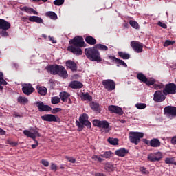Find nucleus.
I'll use <instances>...</instances> for the list:
<instances>
[{
    "label": "nucleus",
    "mask_w": 176,
    "mask_h": 176,
    "mask_svg": "<svg viewBox=\"0 0 176 176\" xmlns=\"http://www.w3.org/2000/svg\"><path fill=\"white\" fill-rule=\"evenodd\" d=\"M69 43L72 45L68 47L67 50H69V52L78 56H81V54H82L83 52H82V49H80V47H83V46H85V41L83 40V37L77 36L73 39L70 40Z\"/></svg>",
    "instance_id": "nucleus-1"
},
{
    "label": "nucleus",
    "mask_w": 176,
    "mask_h": 176,
    "mask_svg": "<svg viewBox=\"0 0 176 176\" xmlns=\"http://www.w3.org/2000/svg\"><path fill=\"white\" fill-rule=\"evenodd\" d=\"M47 71L53 75H59L63 79L68 78V73L63 66H58L57 65H50L47 67Z\"/></svg>",
    "instance_id": "nucleus-2"
},
{
    "label": "nucleus",
    "mask_w": 176,
    "mask_h": 176,
    "mask_svg": "<svg viewBox=\"0 0 176 176\" xmlns=\"http://www.w3.org/2000/svg\"><path fill=\"white\" fill-rule=\"evenodd\" d=\"M85 54L91 61H96L97 63H101L102 58L100 55V52L96 48H88L85 49Z\"/></svg>",
    "instance_id": "nucleus-3"
},
{
    "label": "nucleus",
    "mask_w": 176,
    "mask_h": 176,
    "mask_svg": "<svg viewBox=\"0 0 176 176\" xmlns=\"http://www.w3.org/2000/svg\"><path fill=\"white\" fill-rule=\"evenodd\" d=\"M31 132L28 130H24L23 134L28 137L29 138H32L33 141H34L35 144H32V149H35L38 145H39V142L36 140V137H41V133H39V130L38 129H32Z\"/></svg>",
    "instance_id": "nucleus-4"
},
{
    "label": "nucleus",
    "mask_w": 176,
    "mask_h": 176,
    "mask_svg": "<svg viewBox=\"0 0 176 176\" xmlns=\"http://www.w3.org/2000/svg\"><path fill=\"white\" fill-rule=\"evenodd\" d=\"M141 138H144V133L141 132H129V141L135 145H138Z\"/></svg>",
    "instance_id": "nucleus-5"
},
{
    "label": "nucleus",
    "mask_w": 176,
    "mask_h": 176,
    "mask_svg": "<svg viewBox=\"0 0 176 176\" xmlns=\"http://www.w3.org/2000/svg\"><path fill=\"white\" fill-rule=\"evenodd\" d=\"M93 124L95 127H99L101 130L106 133H109V123L107 121H100L98 120H94L93 121Z\"/></svg>",
    "instance_id": "nucleus-6"
},
{
    "label": "nucleus",
    "mask_w": 176,
    "mask_h": 176,
    "mask_svg": "<svg viewBox=\"0 0 176 176\" xmlns=\"http://www.w3.org/2000/svg\"><path fill=\"white\" fill-rule=\"evenodd\" d=\"M102 85L104 87L106 90L109 91H112V90H115L116 87V85L115 84V81L111 79L104 80L102 81Z\"/></svg>",
    "instance_id": "nucleus-7"
},
{
    "label": "nucleus",
    "mask_w": 176,
    "mask_h": 176,
    "mask_svg": "<svg viewBox=\"0 0 176 176\" xmlns=\"http://www.w3.org/2000/svg\"><path fill=\"white\" fill-rule=\"evenodd\" d=\"M176 85L174 83L167 84L164 88V94L167 96L168 94H175Z\"/></svg>",
    "instance_id": "nucleus-8"
},
{
    "label": "nucleus",
    "mask_w": 176,
    "mask_h": 176,
    "mask_svg": "<svg viewBox=\"0 0 176 176\" xmlns=\"http://www.w3.org/2000/svg\"><path fill=\"white\" fill-rule=\"evenodd\" d=\"M164 113L168 118H175L176 116V107L168 106L164 109Z\"/></svg>",
    "instance_id": "nucleus-9"
},
{
    "label": "nucleus",
    "mask_w": 176,
    "mask_h": 176,
    "mask_svg": "<svg viewBox=\"0 0 176 176\" xmlns=\"http://www.w3.org/2000/svg\"><path fill=\"white\" fill-rule=\"evenodd\" d=\"M41 119L42 120H44V122H56L58 123H60V118L53 114H45L42 116Z\"/></svg>",
    "instance_id": "nucleus-10"
},
{
    "label": "nucleus",
    "mask_w": 176,
    "mask_h": 176,
    "mask_svg": "<svg viewBox=\"0 0 176 176\" xmlns=\"http://www.w3.org/2000/svg\"><path fill=\"white\" fill-rule=\"evenodd\" d=\"M153 100L155 102H162L166 100V95L164 94V90L157 91L154 93Z\"/></svg>",
    "instance_id": "nucleus-11"
},
{
    "label": "nucleus",
    "mask_w": 176,
    "mask_h": 176,
    "mask_svg": "<svg viewBox=\"0 0 176 176\" xmlns=\"http://www.w3.org/2000/svg\"><path fill=\"white\" fill-rule=\"evenodd\" d=\"M131 46L136 53H142L144 50V45L139 41H131Z\"/></svg>",
    "instance_id": "nucleus-12"
},
{
    "label": "nucleus",
    "mask_w": 176,
    "mask_h": 176,
    "mask_svg": "<svg viewBox=\"0 0 176 176\" xmlns=\"http://www.w3.org/2000/svg\"><path fill=\"white\" fill-rule=\"evenodd\" d=\"M163 157L162 152H157L155 153L149 154L147 159L149 162H159Z\"/></svg>",
    "instance_id": "nucleus-13"
},
{
    "label": "nucleus",
    "mask_w": 176,
    "mask_h": 176,
    "mask_svg": "<svg viewBox=\"0 0 176 176\" xmlns=\"http://www.w3.org/2000/svg\"><path fill=\"white\" fill-rule=\"evenodd\" d=\"M22 91L26 96H30V94H32V93H34V91H35V89L32 87V85L31 84H23L22 87Z\"/></svg>",
    "instance_id": "nucleus-14"
},
{
    "label": "nucleus",
    "mask_w": 176,
    "mask_h": 176,
    "mask_svg": "<svg viewBox=\"0 0 176 176\" xmlns=\"http://www.w3.org/2000/svg\"><path fill=\"white\" fill-rule=\"evenodd\" d=\"M79 120L84 126H86L88 129L91 127V123L89 121V116L86 113H83L79 118Z\"/></svg>",
    "instance_id": "nucleus-15"
},
{
    "label": "nucleus",
    "mask_w": 176,
    "mask_h": 176,
    "mask_svg": "<svg viewBox=\"0 0 176 176\" xmlns=\"http://www.w3.org/2000/svg\"><path fill=\"white\" fill-rule=\"evenodd\" d=\"M108 110L111 113H117V115H123V110L122 108L115 106V105H110L108 107Z\"/></svg>",
    "instance_id": "nucleus-16"
},
{
    "label": "nucleus",
    "mask_w": 176,
    "mask_h": 176,
    "mask_svg": "<svg viewBox=\"0 0 176 176\" xmlns=\"http://www.w3.org/2000/svg\"><path fill=\"white\" fill-rule=\"evenodd\" d=\"M36 105L38 109V111L41 112H47L52 109V108L47 105H44L43 102H36Z\"/></svg>",
    "instance_id": "nucleus-17"
},
{
    "label": "nucleus",
    "mask_w": 176,
    "mask_h": 176,
    "mask_svg": "<svg viewBox=\"0 0 176 176\" xmlns=\"http://www.w3.org/2000/svg\"><path fill=\"white\" fill-rule=\"evenodd\" d=\"M11 25L10 23L3 20L0 19V30H3L5 31L9 30L10 28Z\"/></svg>",
    "instance_id": "nucleus-18"
},
{
    "label": "nucleus",
    "mask_w": 176,
    "mask_h": 176,
    "mask_svg": "<svg viewBox=\"0 0 176 176\" xmlns=\"http://www.w3.org/2000/svg\"><path fill=\"white\" fill-rule=\"evenodd\" d=\"M127 153H129V150H126V148H120L115 151V154L120 157H124Z\"/></svg>",
    "instance_id": "nucleus-19"
},
{
    "label": "nucleus",
    "mask_w": 176,
    "mask_h": 176,
    "mask_svg": "<svg viewBox=\"0 0 176 176\" xmlns=\"http://www.w3.org/2000/svg\"><path fill=\"white\" fill-rule=\"evenodd\" d=\"M20 10L22 12H25L26 13H28L29 14H38V12L35 11L34 8L30 7H21Z\"/></svg>",
    "instance_id": "nucleus-20"
},
{
    "label": "nucleus",
    "mask_w": 176,
    "mask_h": 176,
    "mask_svg": "<svg viewBox=\"0 0 176 176\" xmlns=\"http://www.w3.org/2000/svg\"><path fill=\"white\" fill-rule=\"evenodd\" d=\"M66 65L67 68H69L72 71H76L78 69V67L76 66V63L72 60H67L66 62Z\"/></svg>",
    "instance_id": "nucleus-21"
},
{
    "label": "nucleus",
    "mask_w": 176,
    "mask_h": 176,
    "mask_svg": "<svg viewBox=\"0 0 176 176\" xmlns=\"http://www.w3.org/2000/svg\"><path fill=\"white\" fill-rule=\"evenodd\" d=\"M72 89H82L83 87V84L79 81H72L69 84Z\"/></svg>",
    "instance_id": "nucleus-22"
},
{
    "label": "nucleus",
    "mask_w": 176,
    "mask_h": 176,
    "mask_svg": "<svg viewBox=\"0 0 176 176\" xmlns=\"http://www.w3.org/2000/svg\"><path fill=\"white\" fill-rule=\"evenodd\" d=\"M29 20L32 23H38V24H43V19L39 16H31L29 17Z\"/></svg>",
    "instance_id": "nucleus-23"
},
{
    "label": "nucleus",
    "mask_w": 176,
    "mask_h": 176,
    "mask_svg": "<svg viewBox=\"0 0 176 176\" xmlns=\"http://www.w3.org/2000/svg\"><path fill=\"white\" fill-rule=\"evenodd\" d=\"M80 97L83 101L90 102L93 100V97H91L89 93H82Z\"/></svg>",
    "instance_id": "nucleus-24"
},
{
    "label": "nucleus",
    "mask_w": 176,
    "mask_h": 176,
    "mask_svg": "<svg viewBox=\"0 0 176 176\" xmlns=\"http://www.w3.org/2000/svg\"><path fill=\"white\" fill-rule=\"evenodd\" d=\"M60 98L61 99V101H63V102H67V101H68V98H69V94L65 91L60 92Z\"/></svg>",
    "instance_id": "nucleus-25"
},
{
    "label": "nucleus",
    "mask_w": 176,
    "mask_h": 176,
    "mask_svg": "<svg viewBox=\"0 0 176 176\" xmlns=\"http://www.w3.org/2000/svg\"><path fill=\"white\" fill-rule=\"evenodd\" d=\"M150 145L153 148H159L160 146V141L157 139H153L150 141Z\"/></svg>",
    "instance_id": "nucleus-26"
},
{
    "label": "nucleus",
    "mask_w": 176,
    "mask_h": 176,
    "mask_svg": "<svg viewBox=\"0 0 176 176\" xmlns=\"http://www.w3.org/2000/svg\"><path fill=\"white\" fill-rule=\"evenodd\" d=\"M38 93L41 94V96H46L47 93V89L45 87H36Z\"/></svg>",
    "instance_id": "nucleus-27"
},
{
    "label": "nucleus",
    "mask_w": 176,
    "mask_h": 176,
    "mask_svg": "<svg viewBox=\"0 0 176 176\" xmlns=\"http://www.w3.org/2000/svg\"><path fill=\"white\" fill-rule=\"evenodd\" d=\"M85 42H87V43H89V45H96L97 43V41H96V38H93L91 36H88L86 37Z\"/></svg>",
    "instance_id": "nucleus-28"
},
{
    "label": "nucleus",
    "mask_w": 176,
    "mask_h": 176,
    "mask_svg": "<svg viewBox=\"0 0 176 176\" xmlns=\"http://www.w3.org/2000/svg\"><path fill=\"white\" fill-rule=\"evenodd\" d=\"M118 55L121 58H123V60H129L130 58V55L128 53L123 52H118Z\"/></svg>",
    "instance_id": "nucleus-29"
},
{
    "label": "nucleus",
    "mask_w": 176,
    "mask_h": 176,
    "mask_svg": "<svg viewBox=\"0 0 176 176\" xmlns=\"http://www.w3.org/2000/svg\"><path fill=\"white\" fill-rule=\"evenodd\" d=\"M110 58H111V60H113V61H116V63L120 64V65H123V67H127V64H126V63H124L123 60L118 59L116 57H110Z\"/></svg>",
    "instance_id": "nucleus-30"
},
{
    "label": "nucleus",
    "mask_w": 176,
    "mask_h": 176,
    "mask_svg": "<svg viewBox=\"0 0 176 176\" xmlns=\"http://www.w3.org/2000/svg\"><path fill=\"white\" fill-rule=\"evenodd\" d=\"M18 102L20 104H28V98L23 96H20L17 99Z\"/></svg>",
    "instance_id": "nucleus-31"
},
{
    "label": "nucleus",
    "mask_w": 176,
    "mask_h": 176,
    "mask_svg": "<svg viewBox=\"0 0 176 176\" xmlns=\"http://www.w3.org/2000/svg\"><path fill=\"white\" fill-rule=\"evenodd\" d=\"M90 107L93 111H98L100 108V104L97 102H92L90 103Z\"/></svg>",
    "instance_id": "nucleus-32"
},
{
    "label": "nucleus",
    "mask_w": 176,
    "mask_h": 176,
    "mask_svg": "<svg viewBox=\"0 0 176 176\" xmlns=\"http://www.w3.org/2000/svg\"><path fill=\"white\" fill-rule=\"evenodd\" d=\"M137 78L139 79V80H140V82H143L144 83L146 82V76L142 73L138 74L137 75Z\"/></svg>",
    "instance_id": "nucleus-33"
},
{
    "label": "nucleus",
    "mask_w": 176,
    "mask_h": 176,
    "mask_svg": "<svg viewBox=\"0 0 176 176\" xmlns=\"http://www.w3.org/2000/svg\"><path fill=\"white\" fill-rule=\"evenodd\" d=\"M129 24L133 27V28H135V30H140V25L138 24V22L135 21H130Z\"/></svg>",
    "instance_id": "nucleus-34"
},
{
    "label": "nucleus",
    "mask_w": 176,
    "mask_h": 176,
    "mask_svg": "<svg viewBox=\"0 0 176 176\" xmlns=\"http://www.w3.org/2000/svg\"><path fill=\"white\" fill-rule=\"evenodd\" d=\"M107 141L111 145H118V142H119V140L113 138H109Z\"/></svg>",
    "instance_id": "nucleus-35"
},
{
    "label": "nucleus",
    "mask_w": 176,
    "mask_h": 176,
    "mask_svg": "<svg viewBox=\"0 0 176 176\" xmlns=\"http://www.w3.org/2000/svg\"><path fill=\"white\" fill-rule=\"evenodd\" d=\"M46 16H48V17H50L52 20H57V14L54 12H47Z\"/></svg>",
    "instance_id": "nucleus-36"
},
{
    "label": "nucleus",
    "mask_w": 176,
    "mask_h": 176,
    "mask_svg": "<svg viewBox=\"0 0 176 176\" xmlns=\"http://www.w3.org/2000/svg\"><path fill=\"white\" fill-rule=\"evenodd\" d=\"M61 101L58 96H54L51 98L52 104H57Z\"/></svg>",
    "instance_id": "nucleus-37"
},
{
    "label": "nucleus",
    "mask_w": 176,
    "mask_h": 176,
    "mask_svg": "<svg viewBox=\"0 0 176 176\" xmlns=\"http://www.w3.org/2000/svg\"><path fill=\"white\" fill-rule=\"evenodd\" d=\"M102 157L98 156V155H93L91 157L92 160H94V162H99L100 163H101V162H104V159L101 158Z\"/></svg>",
    "instance_id": "nucleus-38"
},
{
    "label": "nucleus",
    "mask_w": 176,
    "mask_h": 176,
    "mask_svg": "<svg viewBox=\"0 0 176 176\" xmlns=\"http://www.w3.org/2000/svg\"><path fill=\"white\" fill-rule=\"evenodd\" d=\"M154 89H156L157 90L164 89V85L162 82L154 83Z\"/></svg>",
    "instance_id": "nucleus-39"
},
{
    "label": "nucleus",
    "mask_w": 176,
    "mask_h": 176,
    "mask_svg": "<svg viewBox=\"0 0 176 176\" xmlns=\"http://www.w3.org/2000/svg\"><path fill=\"white\" fill-rule=\"evenodd\" d=\"M0 85H3V86L8 85L6 80L3 79V74L2 72H0Z\"/></svg>",
    "instance_id": "nucleus-40"
},
{
    "label": "nucleus",
    "mask_w": 176,
    "mask_h": 176,
    "mask_svg": "<svg viewBox=\"0 0 176 176\" xmlns=\"http://www.w3.org/2000/svg\"><path fill=\"white\" fill-rule=\"evenodd\" d=\"M111 155H112V153H111V151H107L100 155V157H104V159H109Z\"/></svg>",
    "instance_id": "nucleus-41"
},
{
    "label": "nucleus",
    "mask_w": 176,
    "mask_h": 176,
    "mask_svg": "<svg viewBox=\"0 0 176 176\" xmlns=\"http://www.w3.org/2000/svg\"><path fill=\"white\" fill-rule=\"evenodd\" d=\"M135 107L138 109H145L146 108V104L145 103H137Z\"/></svg>",
    "instance_id": "nucleus-42"
},
{
    "label": "nucleus",
    "mask_w": 176,
    "mask_h": 176,
    "mask_svg": "<svg viewBox=\"0 0 176 176\" xmlns=\"http://www.w3.org/2000/svg\"><path fill=\"white\" fill-rule=\"evenodd\" d=\"M96 49H99V50H108V47L107 45H104L102 44H98L96 45Z\"/></svg>",
    "instance_id": "nucleus-43"
},
{
    "label": "nucleus",
    "mask_w": 176,
    "mask_h": 176,
    "mask_svg": "<svg viewBox=\"0 0 176 176\" xmlns=\"http://www.w3.org/2000/svg\"><path fill=\"white\" fill-rule=\"evenodd\" d=\"M155 82H156V81H155V79H153V78H151V79H149V80H148V78H146L145 83H146V85H147L148 86H151V85H155Z\"/></svg>",
    "instance_id": "nucleus-44"
},
{
    "label": "nucleus",
    "mask_w": 176,
    "mask_h": 176,
    "mask_svg": "<svg viewBox=\"0 0 176 176\" xmlns=\"http://www.w3.org/2000/svg\"><path fill=\"white\" fill-rule=\"evenodd\" d=\"M174 157H171V158H169V157H167L165 159V163L166 164H174Z\"/></svg>",
    "instance_id": "nucleus-45"
},
{
    "label": "nucleus",
    "mask_w": 176,
    "mask_h": 176,
    "mask_svg": "<svg viewBox=\"0 0 176 176\" xmlns=\"http://www.w3.org/2000/svg\"><path fill=\"white\" fill-rule=\"evenodd\" d=\"M174 43H175V41H171L170 40H166L164 43V47H167V46H170L171 45H174Z\"/></svg>",
    "instance_id": "nucleus-46"
},
{
    "label": "nucleus",
    "mask_w": 176,
    "mask_h": 176,
    "mask_svg": "<svg viewBox=\"0 0 176 176\" xmlns=\"http://www.w3.org/2000/svg\"><path fill=\"white\" fill-rule=\"evenodd\" d=\"M140 171L142 172V174H144L146 175H148V174H149V170H146V168L144 166L140 168Z\"/></svg>",
    "instance_id": "nucleus-47"
},
{
    "label": "nucleus",
    "mask_w": 176,
    "mask_h": 176,
    "mask_svg": "<svg viewBox=\"0 0 176 176\" xmlns=\"http://www.w3.org/2000/svg\"><path fill=\"white\" fill-rule=\"evenodd\" d=\"M64 3V0H55L54 1V5L56 6H61Z\"/></svg>",
    "instance_id": "nucleus-48"
},
{
    "label": "nucleus",
    "mask_w": 176,
    "mask_h": 176,
    "mask_svg": "<svg viewBox=\"0 0 176 176\" xmlns=\"http://www.w3.org/2000/svg\"><path fill=\"white\" fill-rule=\"evenodd\" d=\"M76 126L79 128V131H82L83 129V126H85V124L82 123L81 122L76 121Z\"/></svg>",
    "instance_id": "nucleus-49"
},
{
    "label": "nucleus",
    "mask_w": 176,
    "mask_h": 176,
    "mask_svg": "<svg viewBox=\"0 0 176 176\" xmlns=\"http://www.w3.org/2000/svg\"><path fill=\"white\" fill-rule=\"evenodd\" d=\"M7 144H8L9 145H11V146H16L17 145V142L12 141L10 140H7Z\"/></svg>",
    "instance_id": "nucleus-50"
},
{
    "label": "nucleus",
    "mask_w": 176,
    "mask_h": 176,
    "mask_svg": "<svg viewBox=\"0 0 176 176\" xmlns=\"http://www.w3.org/2000/svg\"><path fill=\"white\" fill-rule=\"evenodd\" d=\"M67 160L70 163H76V159L72 157H66Z\"/></svg>",
    "instance_id": "nucleus-51"
},
{
    "label": "nucleus",
    "mask_w": 176,
    "mask_h": 176,
    "mask_svg": "<svg viewBox=\"0 0 176 176\" xmlns=\"http://www.w3.org/2000/svg\"><path fill=\"white\" fill-rule=\"evenodd\" d=\"M51 170L52 171H57V165L54 163H51Z\"/></svg>",
    "instance_id": "nucleus-52"
},
{
    "label": "nucleus",
    "mask_w": 176,
    "mask_h": 176,
    "mask_svg": "<svg viewBox=\"0 0 176 176\" xmlns=\"http://www.w3.org/2000/svg\"><path fill=\"white\" fill-rule=\"evenodd\" d=\"M41 163L43 166H45V167H49V161H47L46 160H42Z\"/></svg>",
    "instance_id": "nucleus-53"
},
{
    "label": "nucleus",
    "mask_w": 176,
    "mask_h": 176,
    "mask_svg": "<svg viewBox=\"0 0 176 176\" xmlns=\"http://www.w3.org/2000/svg\"><path fill=\"white\" fill-rule=\"evenodd\" d=\"M158 25H160V27H162V28H167V25H166V23L163 22H158Z\"/></svg>",
    "instance_id": "nucleus-54"
},
{
    "label": "nucleus",
    "mask_w": 176,
    "mask_h": 176,
    "mask_svg": "<svg viewBox=\"0 0 176 176\" xmlns=\"http://www.w3.org/2000/svg\"><path fill=\"white\" fill-rule=\"evenodd\" d=\"M0 34L1 35V36H8V32H6V30H3Z\"/></svg>",
    "instance_id": "nucleus-55"
},
{
    "label": "nucleus",
    "mask_w": 176,
    "mask_h": 176,
    "mask_svg": "<svg viewBox=\"0 0 176 176\" xmlns=\"http://www.w3.org/2000/svg\"><path fill=\"white\" fill-rule=\"evenodd\" d=\"M171 144H173V145H175L176 144V137H173L171 140Z\"/></svg>",
    "instance_id": "nucleus-56"
},
{
    "label": "nucleus",
    "mask_w": 176,
    "mask_h": 176,
    "mask_svg": "<svg viewBox=\"0 0 176 176\" xmlns=\"http://www.w3.org/2000/svg\"><path fill=\"white\" fill-rule=\"evenodd\" d=\"M6 134V131L0 128V135H5Z\"/></svg>",
    "instance_id": "nucleus-57"
},
{
    "label": "nucleus",
    "mask_w": 176,
    "mask_h": 176,
    "mask_svg": "<svg viewBox=\"0 0 176 176\" xmlns=\"http://www.w3.org/2000/svg\"><path fill=\"white\" fill-rule=\"evenodd\" d=\"M54 112H60V111H62V109L60 108H56L53 109Z\"/></svg>",
    "instance_id": "nucleus-58"
},
{
    "label": "nucleus",
    "mask_w": 176,
    "mask_h": 176,
    "mask_svg": "<svg viewBox=\"0 0 176 176\" xmlns=\"http://www.w3.org/2000/svg\"><path fill=\"white\" fill-rule=\"evenodd\" d=\"M50 41H52V43H56L57 41L54 40V38L49 36Z\"/></svg>",
    "instance_id": "nucleus-59"
},
{
    "label": "nucleus",
    "mask_w": 176,
    "mask_h": 176,
    "mask_svg": "<svg viewBox=\"0 0 176 176\" xmlns=\"http://www.w3.org/2000/svg\"><path fill=\"white\" fill-rule=\"evenodd\" d=\"M21 20L22 21H26L27 20H28V18L27 16H22Z\"/></svg>",
    "instance_id": "nucleus-60"
},
{
    "label": "nucleus",
    "mask_w": 176,
    "mask_h": 176,
    "mask_svg": "<svg viewBox=\"0 0 176 176\" xmlns=\"http://www.w3.org/2000/svg\"><path fill=\"white\" fill-rule=\"evenodd\" d=\"M13 116H14V118H21V116H20L19 114H14Z\"/></svg>",
    "instance_id": "nucleus-61"
},
{
    "label": "nucleus",
    "mask_w": 176,
    "mask_h": 176,
    "mask_svg": "<svg viewBox=\"0 0 176 176\" xmlns=\"http://www.w3.org/2000/svg\"><path fill=\"white\" fill-rule=\"evenodd\" d=\"M95 176H104V175H102L100 173H96Z\"/></svg>",
    "instance_id": "nucleus-62"
},
{
    "label": "nucleus",
    "mask_w": 176,
    "mask_h": 176,
    "mask_svg": "<svg viewBox=\"0 0 176 176\" xmlns=\"http://www.w3.org/2000/svg\"><path fill=\"white\" fill-rule=\"evenodd\" d=\"M119 122H120V123H126L124 120H119Z\"/></svg>",
    "instance_id": "nucleus-63"
},
{
    "label": "nucleus",
    "mask_w": 176,
    "mask_h": 176,
    "mask_svg": "<svg viewBox=\"0 0 176 176\" xmlns=\"http://www.w3.org/2000/svg\"><path fill=\"white\" fill-rule=\"evenodd\" d=\"M144 142H145L146 144H149V142H148V140H144Z\"/></svg>",
    "instance_id": "nucleus-64"
}]
</instances>
